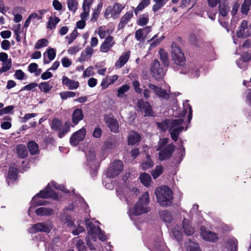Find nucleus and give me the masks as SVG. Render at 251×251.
I'll return each instance as SVG.
<instances>
[{
  "label": "nucleus",
  "mask_w": 251,
  "mask_h": 251,
  "mask_svg": "<svg viewBox=\"0 0 251 251\" xmlns=\"http://www.w3.org/2000/svg\"><path fill=\"white\" fill-rule=\"evenodd\" d=\"M171 120H166L163 122L157 123L158 127L162 130L165 131L170 128Z\"/></svg>",
  "instance_id": "obj_47"
},
{
  "label": "nucleus",
  "mask_w": 251,
  "mask_h": 251,
  "mask_svg": "<svg viewBox=\"0 0 251 251\" xmlns=\"http://www.w3.org/2000/svg\"><path fill=\"white\" fill-rule=\"evenodd\" d=\"M62 123L57 119H54L51 124V127L53 130H58L62 126Z\"/></svg>",
  "instance_id": "obj_51"
},
{
  "label": "nucleus",
  "mask_w": 251,
  "mask_h": 251,
  "mask_svg": "<svg viewBox=\"0 0 251 251\" xmlns=\"http://www.w3.org/2000/svg\"><path fill=\"white\" fill-rule=\"evenodd\" d=\"M219 11L220 14L222 16H226L229 10V7L228 4L225 2H220L219 5Z\"/></svg>",
  "instance_id": "obj_32"
},
{
  "label": "nucleus",
  "mask_w": 251,
  "mask_h": 251,
  "mask_svg": "<svg viewBox=\"0 0 251 251\" xmlns=\"http://www.w3.org/2000/svg\"><path fill=\"white\" fill-rule=\"evenodd\" d=\"M52 5L54 8L58 11H60L62 9V5L58 0H54L52 2Z\"/></svg>",
  "instance_id": "obj_62"
},
{
  "label": "nucleus",
  "mask_w": 251,
  "mask_h": 251,
  "mask_svg": "<svg viewBox=\"0 0 251 251\" xmlns=\"http://www.w3.org/2000/svg\"><path fill=\"white\" fill-rule=\"evenodd\" d=\"M85 225L87 228L88 234L92 236L94 242L96 241L97 236L102 241L106 240V237L104 234V232L101 231L100 227L94 226L93 223L90 221L89 220H85Z\"/></svg>",
  "instance_id": "obj_5"
},
{
  "label": "nucleus",
  "mask_w": 251,
  "mask_h": 251,
  "mask_svg": "<svg viewBox=\"0 0 251 251\" xmlns=\"http://www.w3.org/2000/svg\"><path fill=\"white\" fill-rule=\"evenodd\" d=\"M130 56V52L127 51L120 56L118 61L115 63L117 68H122L128 61Z\"/></svg>",
  "instance_id": "obj_22"
},
{
  "label": "nucleus",
  "mask_w": 251,
  "mask_h": 251,
  "mask_svg": "<svg viewBox=\"0 0 251 251\" xmlns=\"http://www.w3.org/2000/svg\"><path fill=\"white\" fill-rule=\"evenodd\" d=\"M35 212L39 216H50L53 214V210L51 208L42 207L36 209Z\"/></svg>",
  "instance_id": "obj_28"
},
{
  "label": "nucleus",
  "mask_w": 251,
  "mask_h": 251,
  "mask_svg": "<svg viewBox=\"0 0 251 251\" xmlns=\"http://www.w3.org/2000/svg\"><path fill=\"white\" fill-rule=\"evenodd\" d=\"M155 3L152 6V10L155 12L165 5L169 0H152Z\"/></svg>",
  "instance_id": "obj_34"
},
{
  "label": "nucleus",
  "mask_w": 251,
  "mask_h": 251,
  "mask_svg": "<svg viewBox=\"0 0 251 251\" xmlns=\"http://www.w3.org/2000/svg\"><path fill=\"white\" fill-rule=\"evenodd\" d=\"M144 31L142 29L137 30L135 32V37L138 41L143 40Z\"/></svg>",
  "instance_id": "obj_59"
},
{
  "label": "nucleus",
  "mask_w": 251,
  "mask_h": 251,
  "mask_svg": "<svg viewBox=\"0 0 251 251\" xmlns=\"http://www.w3.org/2000/svg\"><path fill=\"white\" fill-rule=\"evenodd\" d=\"M184 121L182 119L171 120L169 131L171 138L176 142L178 138L180 133L184 129L182 124Z\"/></svg>",
  "instance_id": "obj_6"
},
{
  "label": "nucleus",
  "mask_w": 251,
  "mask_h": 251,
  "mask_svg": "<svg viewBox=\"0 0 251 251\" xmlns=\"http://www.w3.org/2000/svg\"><path fill=\"white\" fill-rule=\"evenodd\" d=\"M71 229L72 230V232L74 235H77L84 231V227L79 225L77 228H76V226L75 225V226L73 227Z\"/></svg>",
  "instance_id": "obj_54"
},
{
  "label": "nucleus",
  "mask_w": 251,
  "mask_h": 251,
  "mask_svg": "<svg viewBox=\"0 0 251 251\" xmlns=\"http://www.w3.org/2000/svg\"><path fill=\"white\" fill-rule=\"evenodd\" d=\"M137 107L140 111L144 113L145 116H153L154 113L151 104L143 100H140L137 103Z\"/></svg>",
  "instance_id": "obj_13"
},
{
  "label": "nucleus",
  "mask_w": 251,
  "mask_h": 251,
  "mask_svg": "<svg viewBox=\"0 0 251 251\" xmlns=\"http://www.w3.org/2000/svg\"><path fill=\"white\" fill-rule=\"evenodd\" d=\"M141 136L138 133L132 131L129 133L128 137V144L134 145L140 142Z\"/></svg>",
  "instance_id": "obj_24"
},
{
  "label": "nucleus",
  "mask_w": 251,
  "mask_h": 251,
  "mask_svg": "<svg viewBox=\"0 0 251 251\" xmlns=\"http://www.w3.org/2000/svg\"><path fill=\"white\" fill-rule=\"evenodd\" d=\"M115 44V42L113 40V37L109 36H108L100 46V51L102 52H107Z\"/></svg>",
  "instance_id": "obj_17"
},
{
  "label": "nucleus",
  "mask_w": 251,
  "mask_h": 251,
  "mask_svg": "<svg viewBox=\"0 0 251 251\" xmlns=\"http://www.w3.org/2000/svg\"><path fill=\"white\" fill-rule=\"evenodd\" d=\"M28 148L30 153L32 154H36L38 152V146L34 141H30L28 144Z\"/></svg>",
  "instance_id": "obj_37"
},
{
  "label": "nucleus",
  "mask_w": 251,
  "mask_h": 251,
  "mask_svg": "<svg viewBox=\"0 0 251 251\" xmlns=\"http://www.w3.org/2000/svg\"><path fill=\"white\" fill-rule=\"evenodd\" d=\"M48 41L46 39H41L37 41L35 45V48L40 49L42 48L47 47L48 45Z\"/></svg>",
  "instance_id": "obj_49"
},
{
  "label": "nucleus",
  "mask_w": 251,
  "mask_h": 251,
  "mask_svg": "<svg viewBox=\"0 0 251 251\" xmlns=\"http://www.w3.org/2000/svg\"><path fill=\"white\" fill-rule=\"evenodd\" d=\"M67 3L69 10L75 12L77 9V1L76 0H67Z\"/></svg>",
  "instance_id": "obj_43"
},
{
  "label": "nucleus",
  "mask_w": 251,
  "mask_h": 251,
  "mask_svg": "<svg viewBox=\"0 0 251 251\" xmlns=\"http://www.w3.org/2000/svg\"><path fill=\"white\" fill-rule=\"evenodd\" d=\"M186 251H201L198 244L189 241L186 244Z\"/></svg>",
  "instance_id": "obj_33"
},
{
  "label": "nucleus",
  "mask_w": 251,
  "mask_h": 251,
  "mask_svg": "<svg viewBox=\"0 0 251 251\" xmlns=\"http://www.w3.org/2000/svg\"><path fill=\"white\" fill-rule=\"evenodd\" d=\"M157 202L162 206H168L172 204L173 200V192L166 186L158 187L155 191Z\"/></svg>",
  "instance_id": "obj_1"
},
{
  "label": "nucleus",
  "mask_w": 251,
  "mask_h": 251,
  "mask_svg": "<svg viewBox=\"0 0 251 251\" xmlns=\"http://www.w3.org/2000/svg\"><path fill=\"white\" fill-rule=\"evenodd\" d=\"M149 201V194L148 192H145L142 195V197L139 199V201L135 205L133 208V214L138 215L149 212L150 208L148 206V203Z\"/></svg>",
  "instance_id": "obj_3"
},
{
  "label": "nucleus",
  "mask_w": 251,
  "mask_h": 251,
  "mask_svg": "<svg viewBox=\"0 0 251 251\" xmlns=\"http://www.w3.org/2000/svg\"><path fill=\"white\" fill-rule=\"evenodd\" d=\"M151 73L156 79L159 80L165 75L166 70L161 66L159 61L155 59L151 64Z\"/></svg>",
  "instance_id": "obj_9"
},
{
  "label": "nucleus",
  "mask_w": 251,
  "mask_h": 251,
  "mask_svg": "<svg viewBox=\"0 0 251 251\" xmlns=\"http://www.w3.org/2000/svg\"><path fill=\"white\" fill-rule=\"evenodd\" d=\"M148 87L152 90L156 96L164 99H168L169 95L166 90L162 89L152 83L148 84Z\"/></svg>",
  "instance_id": "obj_15"
},
{
  "label": "nucleus",
  "mask_w": 251,
  "mask_h": 251,
  "mask_svg": "<svg viewBox=\"0 0 251 251\" xmlns=\"http://www.w3.org/2000/svg\"><path fill=\"white\" fill-rule=\"evenodd\" d=\"M133 16V12L132 11H127L121 19L120 22L119 24L118 28V29H123L130 20Z\"/></svg>",
  "instance_id": "obj_21"
},
{
  "label": "nucleus",
  "mask_w": 251,
  "mask_h": 251,
  "mask_svg": "<svg viewBox=\"0 0 251 251\" xmlns=\"http://www.w3.org/2000/svg\"><path fill=\"white\" fill-rule=\"evenodd\" d=\"M52 185L53 186V187L56 189H58V190H60L62 191H63L65 193H69V190H67L63 185H60V184H57V183L56 182H53L52 183Z\"/></svg>",
  "instance_id": "obj_60"
},
{
  "label": "nucleus",
  "mask_w": 251,
  "mask_h": 251,
  "mask_svg": "<svg viewBox=\"0 0 251 251\" xmlns=\"http://www.w3.org/2000/svg\"><path fill=\"white\" fill-rule=\"evenodd\" d=\"M61 63L63 67L68 68L72 64V62L67 58L64 57L62 58Z\"/></svg>",
  "instance_id": "obj_64"
},
{
  "label": "nucleus",
  "mask_w": 251,
  "mask_h": 251,
  "mask_svg": "<svg viewBox=\"0 0 251 251\" xmlns=\"http://www.w3.org/2000/svg\"><path fill=\"white\" fill-rule=\"evenodd\" d=\"M59 130L58 136L59 138H62L65 134H66L69 130V127L66 125L65 126L61 128H60Z\"/></svg>",
  "instance_id": "obj_56"
},
{
  "label": "nucleus",
  "mask_w": 251,
  "mask_h": 251,
  "mask_svg": "<svg viewBox=\"0 0 251 251\" xmlns=\"http://www.w3.org/2000/svg\"><path fill=\"white\" fill-rule=\"evenodd\" d=\"M249 60V58L247 57V59H242L240 58L239 59L237 60L236 64L237 66L241 69H243L244 68L245 66V62Z\"/></svg>",
  "instance_id": "obj_58"
},
{
  "label": "nucleus",
  "mask_w": 251,
  "mask_h": 251,
  "mask_svg": "<svg viewBox=\"0 0 251 251\" xmlns=\"http://www.w3.org/2000/svg\"><path fill=\"white\" fill-rule=\"evenodd\" d=\"M125 5L119 3H115L113 6H108L105 10L104 16L106 19L112 18L117 19L121 14Z\"/></svg>",
  "instance_id": "obj_7"
},
{
  "label": "nucleus",
  "mask_w": 251,
  "mask_h": 251,
  "mask_svg": "<svg viewBox=\"0 0 251 251\" xmlns=\"http://www.w3.org/2000/svg\"><path fill=\"white\" fill-rule=\"evenodd\" d=\"M12 62L10 59L5 62H3L2 66L0 69V73H2L8 71L11 67Z\"/></svg>",
  "instance_id": "obj_48"
},
{
  "label": "nucleus",
  "mask_w": 251,
  "mask_h": 251,
  "mask_svg": "<svg viewBox=\"0 0 251 251\" xmlns=\"http://www.w3.org/2000/svg\"><path fill=\"white\" fill-rule=\"evenodd\" d=\"M42 19V16H38V14H37V13H32L29 16V17L25 20L24 27L27 28L29 25V24L31 21H32L34 24H35L37 21Z\"/></svg>",
  "instance_id": "obj_26"
},
{
  "label": "nucleus",
  "mask_w": 251,
  "mask_h": 251,
  "mask_svg": "<svg viewBox=\"0 0 251 251\" xmlns=\"http://www.w3.org/2000/svg\"><path fill=\"white\" fill-rule=\"evenodd\" d=\"M129 90V86L127 85H123L119 88L117 91V96L118 98H123L124 96V94Z\"/></svg>",
  "instance_id": "obj_44"
},
{
  "label": "nucleus",
  "mask_w": 251,
  "mask_h": 251,
  "mask_svg": "<svg viewBox=\"0 0 251 251\" xmlns=\"http://www.w3.org/2000/svg\"><path fill=\"white\" fill-rule=\"evenodd\" d=\"M123 164L121 161L116 160L113 162L111 166L108 169L106 176L108 177L114 178L119 175L123 170Z\"/></svg>",
  "instance_id": "obj_10"
},
{
  "label": "nucleus",
  "mask_w": 251,
  "mask_h": 251,
  "mask_svg": "<svg viewBox=\"0 0 251 251\" xmlns=\"http://www.w3.org/2000/svg\"><path fill=\"white\" fill-rule=\"evenodd\" d=\"M39 87L41 91L46 93L49 92L52 87L49 84V82H44L39 84Z\"/></svg>",
  "instance_id": "obj_46"
},
{
  "label": "nucleus",
  "mask_w": 251,
  "mask_h": 251,
  "mask_svg": "<svg viewBox=\"0 0 251 251\" xmlns=\"http://www.w3.org/2000/svg\"><path fill=\"white\" fill-rule=\"evenodd\" d=\"M171 53L172 59L176 64L183 65L185 62V57L182 50L177 43H172Z\"/></svg>",
  "instance_id": "obj_4"
},
{
  "label": "nucleus",
  "mask_w": 251,
  "mask_h": 251,
  "mask_svg": "<svg viewBox=\"0 0 251 251\" xmlns=\"http://www.w3.org/2000/svg\"><path fill=\"white\" fill-rule=\"evenodd\" d=\"M140 179L141 183L145 186H148L151 181V177L148 174L143 173L141 174L140 176Z\"/></svg>",
  "instance_id": "obj_36"
},
{
  "label": "nucleus",
  "mask_w": 251,
  "mask_h": 251,
  "mask_svg": "<svg viewBox=\"0 0 251 251\" xmlns=\"http://www.w3.org/2000/svg\"><path fill=\"white\" fill-rule=\"evenodd\" d=\"M59 21L60 19L57 17H50L48 22L47 28L52 29Z\"/></svg>",
  "instance_id": "obj_45"
},
{
  "label": "nucleus",
  "mask_w": 251,
  "mask_h": 251,
  "mask_svg": "<svg viewBox=\"0 0 251 251\" xmlns=\"http://www.w3.org/2000/svg\"><path fill=\"white\" fill-rule=\"evenodd\" d=\"M104 122L110 130L113 132H117L119 129V124L117 120L110 116L104 117Z\"/></svg>",
  "instance_id": "obj_16"
},
{
  "label": "nucleus",
  "mask_w": 251,
  "mask_h": 251,
  "mask_svg": "<svg viewBox=\"0 0 251 251\" xmlns=\"http://www.w3.org/2000/svg\"><path fill=\"white\" fill-rule=\"evenodd\" d=\"M93 52L94 50L91 47H86V49L81 52V55L78 58V60L80 62H84L86 59L91 58Z\"/></svg>",
  "instance_id": "obj_23"
},
{
  "label": "nucleus",
  "mask_w": 251,
  "mask_h": 251,
  "mask_svg": "<svg viewBox=\"0 0 251 251\" xmlns=\"http://www.w3.org/2000/svg\"><path fill=\"white\" fill-rule=\"evenodd\" d=\"M200 40V38L195 34L191 35L189 38L190 43L194 46H198L199 45Z\"/></svg>",
  "instance_id": "obj_50"
},
{
  "label": "nucleus",
  "mask_w": 251,
  "mask_h": 251,
  "mask_svg": "<svg viewBox=\"0 0 251 251\" xmlns=\"http://www.w3.org/2000/svg\"><path fill=\"white\" fill-rule=\"evenodd\" d=\"M60 96L62 100H66L68 98H73L75 96V93L73 92L66 91L60 93Z\"/></svg>",
  "instance_id": "obj_53"
},
{
  "label": "nucleus",
  "mask_w": 251,
  "mask_h": 251,
  "mask_svg": "<svg viewBox=\"0 0 251 251\" xmlns=\"http://www.w3.org/2000/svg\"><path fill=\"white\" fill-rule=\"evenodd\" d=\"M161 219L166 223H170L172 221L173 217L172 213L168 210H163L160 212Z\"/></svg>",
  "instance_id": "obj_31"
},
{
  "label": "nucleus",
  "mask_w": 251,
  "mask_h": 251,
  "mask_svg": "<svg viewBox=\"0 0 251 251\" xmlns=\"http://www.w3.org/2000/svg\"><path fill=\"white\" fill-rule=\"evenodd\" d=\"M19 80H22L25 76V73L21 70H17L14 75Z\"/></svg>",
  "instance_id": "obj_63"
},
{
  "label": "nucleus",
  "mask_w": 251,
  "mask_h": 251,
  "mask_svg": "<svg viewBox=\"0 0 251 251\" xmlns=\"http://www.w3.org/2000/svg\"><path fill=\"white\" fill-rule=\"evenodd\" d=\"M153 166V162L152 161L149 155H147L145 158L143 160L140 165L141 167L144 170L150 169Z\"/></svg>",
  "instance_id": "obj_29"
},
{
  "label": "nucleus",
  "mask_w": 251,
  "mask_h": 251,
  "mask_svg": "<svg viewBox=\"0 0 251 251\" xmlns=\"http://www.w3.org/2000/svg\"><path fill=\"white\" fill-rule=\"evenodd\" d=\"M86 132L85 128L83 127L74 133L70 139V144L73 146H76L80 142L84 139Z\"/></svg>",
  "instance_id": "obj_12"
},
{
  "label": "nucleus",
  "mask_w": 251,
  "mask_h": 251,
  "mask_svg": "<svg viewBox=\"0 0 251 251\" xmlns=\"http://www.w3.org/2000/svg\"><path fill=\"white\" fill-rule=\"evenodd\" d=\"M61 220L67 225V226L72 228L75 226L74 222L72 220V218L69 215H63Z\"/></svg>",
  "instance_id": "obj_42"
},
{
  "label": "nucleus",
  "mask_w": 251,
  "mask_h": 251,
  "mask_svg": "<svg viewBox=\"0 0 251 251\" xmlns=\"http://www.w3.org/2000/svg\"><path fill=\"white\" fill-rule=\"evenodd\" d=\"M37 86L38 84L37 83L32 82L23 87L22 88L21 91H24L25 90L30 91L36 87Z\"/></svg>",
  "instance_id": "obj_57"
},
{
  "label": "nucleus",
  "mask_w": 251,
  "mask_h": 251,
  "mask_svg": "<svg viewBox=\"0 0 251 251\" xmlns=\"http://www.w3.org/2000/svg\"><path fill=\"white\" fill-rule=\"evenodd\" d=\"M160 59L162 61L165 67H168L170 65L168 54L165 50L161 49L159 50Z\"/></svg>",
  "instance_id": "obj_30"
},
{
  "label": "nucleus",
  "mask_w": 251,
  "mask_h": 251,
  "mask_svg": "<svg viewBox=\"0 0 251 251\" xmlns=\"http://www.w3.org/2000/svg\"><path fill=\"white\" fill-rule=\"evenodd\" d=\"M182 228L184 233L187 236H190L195 232V228L190 225L188 220L184 218L182 222Z\"/></svg>",
  "instance_id": "obj_20"
},
{
  "label": "nucleus",
  "mask_w": 251,
  "mask_h": 251,
  "mask_svg": "<svg viewBox=\"0 0 251 251\" xmlns=\"http://www.w3.org/2000/svg\"><path fill=\"white\" fill-rule=\"evenodd\" d=\"M18 176V170L14 167H11L9 169L7 177L8 179L12 181L16 179Z\"/></svg>",
  "instance_id": "obj_39"
},
{
  "label": "nucleus",
  "mask_w": 251,
  "mask_h": 251,
  "mask_svg": "<svg viewBox=\"0 0 251 251\" xmlns=\"http://www.w3.org/2000/svg\"><path fill=\"white\" fill-rule=\"evenodd\" d=\"M251 5V0H244L242 4L241 11L243 14L247 15L250 10V7Z\"/></svg>",
  "instance_id": "obj_40"
},
{
  "label": "nucleus",
  "mask_w": 251,
  "mask_h": 251,
  "mask_svg": "<svg viewBox=\"0 0 251 251\" xmlns=\"http://www.w3.org/2000/svg\"><path fill=\"white\" fill-rule=\"evenodd\" d=\"M83 118L82 111L81 109H75L72 114V122L75 125L82 120Z\"/></svg>",
  "instance_id": "obj_25"
},
{
  "label": "nucleus",
  "mask_w": 251,
  "mask_h": 251,
  "mask_svg": "<svg viewBox=\"0 0 251 251\" xmlns=\"http://www.w3.org/2000/svg\"><path fill=\"white\" fill-rule=\"evenodd\" d=\"M76 247L78 251H83L85 249V245L84 242L79 239L76 244Z\"/></svg>",
  "instance_id": "obj_61"
},
{
  "label": "nucleus",
  "mask_w": 251,
  "mask_h": 251,
  "mask_svg": "<svg viewBox=\"0 0 251 251\" xmlns=\"http://www.w3.org/2000/svg\"><path fill=\"white\" fill-rule=\"evenodd\" d=\"M36 197H39L44 199L49 197H52L55 199L56 197L55 192L49 185H48L46 188L40 191V192L37 194L34 198Z\"/></svg>",
  "instance_id": "obj_18"
},
{
  "label": "nucleus",
  "mask_w": 251,
  "mask_h": 251,
  "mask_svg": "<svg viewBox=\"0 0 251 251\" xmlns=\"http://www.w3.org/2000/svg\"><path fill=\"white\" fill-rule=\"evenodd\" d=\"M52 228L51 221L49 220L45 222L39 223L32 226L29 229V232L31 233H35L38 232H44L48 233Z\"/></svg>",
  "instance_id": "obj_8"
},
{
  "label": "nucleus",
  "mask_w": 251,
  "mask_h": 251,
  "mask_svg": "<svg viewBox=\"0 0 251 251\" xmlns=\"http://www.w3.org/2000/svg\"><path fill=\"white\" fill-rule=\"evenodd\" d=\"M226 248L230 251H237V241L235 239H230L227 240L226 245Z\"/></svg>",
  "instance_id": "obj_35"
},
{
  "label": "nucleus",
  "mask_w": 251,
  "mask_h": 251,
  "mask_svg": "<svg viewBox=\"0 0 251 251\" xmlns=\"http://www.w3.org/2000/svg\"><path fill=\"white\" fill-rule=\"evenodd\" d=\"M48 57L50 60H52L56 56L55 50L53 48H50L46 51Z\"/></svg>",
  "instance_id": "obj_55"
},
{
  "label": "nucleus",
  "mask_w": 251,
  "mask_h": 251,
  "mask_svg": "<svg viewBox=\"0 0 251 251\" xmlns=\"http://www.w3.org/2000/svg\"><path fill=\"white\" fill-rule=\"evenodd\" d=\"M150 0H142L135 9V13L137 14L139 11L142 10L145 7L149 5L150 3Z\"/></svg>",
  "instance_id": "obj_41"
},
{
  "label": "nucleus",
  "mask_w": 251,
  "mask_h": 251,
  "mask_svg": "<svg viewBox=\"0 0 251 251\" xmlns=\"http://www.w3.org/2000/svg\"><path fill=\"white\" fill-rule=\"evenodd\" d=\"M16 152L20 158H24L27 156V151L25 145L23 144L18 145L16 147Z\"/></svg>",
  "instance_id": "obj_27"
},
{
  "label": "nucleus",
  "mask_w": 251,
  "mask_h": 251,
  "mask_svg": "<svg viewBox=\"0 0 251 251\" xmlns=\"http://www.w3.org/2000/svg\"><path fill=\"white\" fill-rule=\"evenodd\" d=\"M251 35L248 31V23L246 20H243L236 31V35L238 38L248 37Z\"/></svg>",
  "instance_id": "obj_14"
},
{
  "label": "nucleus",
  "mask_w": 251,
  "mask_h": 251,
  "mask_svg": "<svg viewBox=\"0 0 251 251\" xmlns=\"http://www.w3.org/2000/svg\"><path fill=\"white\" fill-rule=\"evenodd\" d=\"M163 167L157 166L153 171L152 176L154 179L157 178L163 173Z\"/></svg>",
  "instance_id": "obj_52"
},
{
  "label": "nucleus",
  "mask_w": 251,
  "mask_h": 251,
  "mask_svg": "<svg viewBox=\"0 0 251 251\" xmlns=\"http://www.w3.org/2000/svg\"><path fill=\"white\" fill-rule=\"evenodd\" d=\"M62 83L70 90L76 89L79 87V85L78 81L70 79L66 76L62 77Z\"/></svg>",
  "instance_id": "obj_19"
},
{
  "label": "nucleus",
  "mask_w": 251,
  "mask_h": 251,
  "mask_svg": "<svg viewBox=\"0 0 251 251\" xmlns=\"http://www.w3.org/2000/svg\"><path fill=\"white\" fill-rule=\"evenodd\" d=\"M168 139H161L158 142L157 150L160 151L159 158L160 160H164L169 158L175 150V146L172 144H168Z\"/></svg>",
  "instance_id": "obj_2"
},
{
  "label": "nucleus",
  "mask_w": 251,
  "mask_h": 251,
  "mask_svg": "<svg viewBox=\"0 0 251 251\" xmlns=\"http://www.w3.org/2000/svg\"><path fill=\"white\" fill-rule=\"evenodd\" d=\"M201 235L202 239L205 241L211 242H216L219 239L218 234L205 228L204 226L201 227Z\"/></svg>",
  "instance_id": "obj_11"
},
{
  "label": "nucleus",
  "mask_w": 251,
  "mask_h": 251,
  "mask_svg": "<svg viewBox=\"0 0 251 251\" xmlns=\"http://www.w3.org/2000/svg\"><path fill=\"white\" fill-rule=\"evenodd\" d=\"M173 236L177 240L182 238V232L181 227L178 226H176L172 230Z\"/></svg>",
  "instance_id": "obj_38"
}]
</instances>
